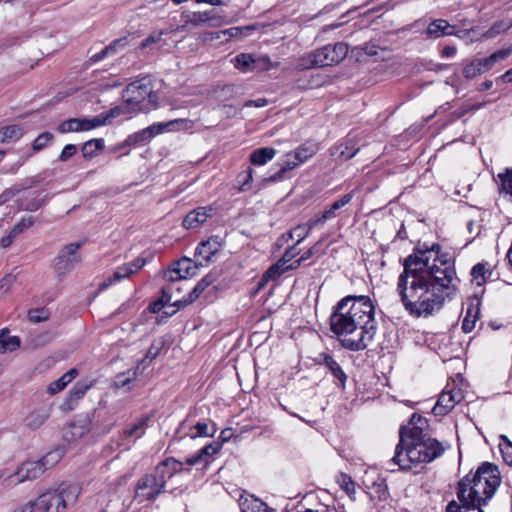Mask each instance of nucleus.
Segmentation results:
<instances>
[{
    "mask_svg": "<svg viewBox=\"0 0 512 512\" xmlns=\"http://www.w3.org/2000/svg\"><path fill=\"white\" fill-rule=\"evenodd\" d=\"M454 263L440 255V247L414 249L403 262L396 291L406 312L415 318L438 313L459 290Z\"/></svg>",
    "mask_w": 512,
    "mask_h": 512,
    "instance_id": "nucleus-1",
    "label": "nucleus"
},
{
    "mask_svg": "<svg viewBox=\"0 0 512 512\" xmlns=\"http://www.w3.org/2000/svg\"><path fill=\"white\" fill-rule=\"evenodd\" d=\"M330 329L345 349H366L377 332L375 307L371 298L347 295L339 300L330 316Z\"/></svg>",
    "mask_w": 512,
    "mask_h": 512,
    "instance_id": "nucleus-2",
    "label": "nucleus"
},
{
    "mask_svg": "<svg viewBox=\"0 0 512 512\" xmlns=\"http://www.w3.org/2000/svg\"><path fill=\"white\" fill-rule=\"evenodd\" d=\"M448 447V444L425 433L422 427H401L390 464L403 471L411 470L439 458Z\"/></svg>",
    "mask_w": 512,
    "mask_h": 512,
    "instance_id": "nucleus-3",
    "label": "nucleus"
},
{
    "mask_svg": "<svg viewBox=\"0 0 512 512\" xmlns=\"http://www.w3.org/2000/svg\"><path fill=\"white\" fill-rule=\"evenodd\" d=\"M501 483L498 467L484 462L474 474L469 473L458 482L457 498L461 510L476 512L494 496Z\"/></svg>",
    "mask_w": 512,
    "mask_h": 512,
    "instance_id": "nucleus-4",
    "label": "nucleus"
},
{
    "mask_svg": "<svg viewBox=\"0 0 512 512\" xmlns=\"http://www.w3.org/2000/svg\"><path fill=\"white\" fill-rule=\"evenodd\" d=\"M123 111L121 115L131 113H147L158 107V95L153 91L151 79L143 77L126 86L123 91Z\"/></svg>",
    "mask_w": 512,
    "mask_h": 512,
    "instance_id": "nucleus-5",
    "label": "nucleus"
},
{
    "mask_svg": "<svg viewBox=\"0 0 512 512\" xmlns=\"http://www.w3.org/2000/svg\"><path fill=\"white\" fill-rule=\"evenodd\" d=\"M81 493L78 484L61 483L55 490L47 491L38 498V510L42 512H65L74 505Z\"/></svg>",
    "mask_w": 512,
    "mask_h": 512,
    "instance_id": "nucleus-6",
    "label": "nucleus"
},
{
    "mask_svg": "<svg viewBox=\"0 0 512 512\" xmlns=\"http://www.w3.org/2000/svg\"><path fill=\"white\" fill-rule=\"evenodd\" d=\"M167 477L155 469L141 476L135 484L133 501L138 504H151L166 491Z\"/></svg>",
    "mask_w": 512,
    "mask_h": 512,
    "instance_id": "nucleus-7",
    "label": "nucleus"
},
{
    "mask_svg": "<svg viewBox=\"0 0 512 512\" xmlns=\"http://www.w3.org/2000/svg\"><path fill=\"white\" fill-rule=\"evenodd\" d=\"M318 151V145L312 142H306L296 148L293 152L287 153L281 168L273 175L267 178L269 182L282 180L286 172L291 171L302 163L306 162Z\"/></svg>",
    "mask_w": 512,
    "mask_h": 512,
    "instance_id": "nucleus-8",
    "label": "nucleus"
},
{
    "mask_svg": "<svg viewBox=\"0 0 512 512\" xmlns=\"http://www.w3.org/2000/svg\"><path fill=\"white\" fill-rule=\"evenodd\" d=\"M82 243H70L65 245L53 261L54 269L59 277L72 271L77 263L80 262L78 250Z\"/></svg>",
    "mask_w": 512,
    "mask_h": 512,
    "instance_id": "nucleus-9",
    "label": "nucleus"
},
{
    "mask_svg": "<svg viewBox=\"0 0 512 512\" xmlns=\"http://www.w3.org/2000/svg\"><path fill=\"white\" fill-rule=\"evenodd\" d=\"M318 67L334 66L342 62L348 54V45L344 42L327 44L315 50Z\"/></svg>",
    "mask_w": 512,
    "mask_h": 512,
    "instance_id": "nucleus-10",
    "label": "nucleus"
},
{
    "mask_svg": "<svg viewBox=\"0 0 512 512\" xmlns=\"http://www.w3.org/2000/svg\"><path fill=\"white\" fill-rule=\"evenodd\" d=\"M232 435V429H223L220 433L221 442L214 441L204 446L195 455L187 458L186 463L190 466H194L202 462H207L208 457L219 452L222 447V443L227 442L232 437Z\"/></svg>",
    "mask_w": 512,
    "mask_h": 512,
    "instance_id": "nucleus-11",
    "label": "nucleus"
},
{
    "mask_svg": "<svg viewBox=\"0 0 512 512\" xmlns=\"http://www.w3.org/2000/svg\"><path fill=\"white\" fill-rule=\"evenodd\" d=\"M217 428L214 423L197 422L192 424L188 419L182 421L177 429V434L181 437L190 436L191 439L198 437H213Z\"/></svg>",
    "mask_w": 512,
    "mask_h": 512,
    "instance_id": "nucleus-12",
    "label": "nucleus"
},
{
    "mask_svg": "<svg viewBox=\"0 0 512 512\" xmlns=\"http://www.w3.org/2000/svg\"><path fill=\"white\" fill-rule=\"evenodd\" d=\"M462 399L463 394L460 389L452 388L444 390L440 394L432 411L436 416H445L455 407L456 404L460 403Z\"/></svg>",
    "mask_w": 512,
    "mask_h": 512,
    "instance_id": "nucleus-13",
    "label": "nucleus"
},
{
    "mask_svg": "<svg viewBox=\"0 0 512 512\" xmlns=\"http://www.w3.org/2000/svg\"><path fill=\"white\" fill-rule=\"evenodd\" d=\"M145 265V259L136 258L130 263L119 266L111 276L99 284V290H104L116 282H119L139 271Z\"/></svg>",
    "mask_w": 512,
    "mask_h": 512,
    "instance_id": "nucleus-14",
    "label": "nucleus"
},
{
    "mask_svg": "<svg viewBox=\"0 0 512 512\" xmlns=\"http://www.w3.org/2000/svg\"><path fill=\"white\" fill-rule=\"evenodd\" d=\"M44 473V466L37 461H26L23 462L8 478L12 479V484H20L27 480H33L38 478Z\"/></svg>",
    "mask_w": 512,
    "mask_h": 512,
    "instance_id": "nucleus-15",
    "label": "nucleus"
},
{
    "mask_svg": "<svg viewBox=\"0 0 512 512\" xmlns=\"http://www.w3.org/2000/svg\"><path fill=\"white\" fill-rule=\"evenodd\" d=\"M314 362L318 365L325 366L329 370L331 375L337 381V382H335V384L342 389L345 388L346 381H347V375L343 371L340 364L333 358L332 355H330L329 353H325V352L319 353L315 357Z\"/></svg>",
    "mask_w": 512,
    "mask_h": 512,
    "instance_id": "nucleus-16",
    "label": "nucleus"
},
{
    "mask_svg": "<svg viewBox=\"0 0 512 512\" xmlns=\"http://www.w3.org/2000/svg\"><path fill=\"white\" fill-rule=\"evenodd\" d=\"M123 111L122 107H113L110 110L100 113L92 118H80L81 130L90 131L92 129L110 124L112 119L117 118Z\"/></svg>",
    "mask_w": 512,
    "mask_h": 512,
    "instance_id": "nucleus-17",
    "label": "nucleus"
},
{
    "mask_svg": "<svg viewBox=\"0 0 512 512\" xmlns=\"http://www.w3.org/2000/svg\"><path fill=\"white\" fill-rule=\"evenodd\" d=\"M222 239L219 236H211L205 241H202L195 250V256L200 257L199 265L207 264L211 258L221 249Z\"/></svg>",
    "mask_w": 512,
    "mask_h": 512,
    "instance_id": "nucleus-18",
    "label": "nucleus"
},
{
    "mask_svg": "<svg viewBox=\"0 0 512 512\" xmlns=\"http://www.w3.org/2000/svg\"><path fill=\"white\" fill-rule=\"evenodd\" d=\"M214 213L211 206H201L187 213L183 219V226L186 229H196L204 224Z\"/></svg>",
    "mask_w": 512,
    "mask_h": 512,
    "instance_id": "nucleus-19",
    "label": "nucleus"
},
{
    "mask_svg": "<svg viewBox=\"0 0 512 512\" xmlns=\"http://www.w3.org/2000/svg\"><path fill=\"white\" fill-rule=\"evenodd\" d=\"M191 127V121L187 119H174L167 122L154 123L149 127H146V131L150 139L157 135L163 134L167 130H181L189 129Z\"/></svg>",
    "mask_w": 512,
    "mask_h": 512,
    "instance_id": "nucleus-20",
    "label": "nucleus"
},
{
    "mask_svg": "<svg viewBox=\"0 0 512 512\" xmlns=\"http://www.w3.org/2000/svg\"><path fill=\"white\" fill-rule=\"evenodd\" d=\"M191 127V121L187 119H174L167 122L154 123L149 127H146V131L150 139L157 135L163 134L167 130H181L189 129Z\"/></svg>",
    "mask_w": 512,
    "mask_h": 512,
    "instance_id": "nucleus-21",
    "label": "nucleus"
},
{
    "mask_svg": "<svg viewBox=\"0 0 512 512\" xmlns=\"http://www.w3.org/2000/svg\"><path fill=\"white\" fill-rule=\"evenodd\" d=\"M215 280L216 278L213 274H207L196 284V286L189 292V294L186 297H184L183 299L175 300L172 306H175L177 309H180L188 304H191L201 295V293L207 287L214 283Z\"/></svg>",
    "mask_w": 512,
    "mask_h": 512,
    "instance_id": "nucleus-22",
    "label": "nucleus"
},
{
    "mask_svg": "<svg viewBox=\"0 0 512 512\" xmlns=\"http://www.w3.org/2000/svg\"><path fill=\"white\" fill-rule=\"evenodd\" d=\"M481 300L477 296H473L469 299L465 316L462 321V330L465 333H470L479 318L480 315Z\"/></svg>",
    "mask_w": 512,
    "mask_h": 512,
    "instance_id": "nucleus-23",
    "label": "nucleus"
},
{
    "mask_svg": "<svg viewBox=\"0 0 512 512\" xmlns=\"http://www.w3.org/2000/svg\"><path fill=\"white\" fill-rule=\"evenodd\" d=\"M354 197V193L350 192L344 194L339 199L335 200L327 209H325L319 217H316L321 225L325 224L328 220L334 219L338 215V211L348 205Z\"/></svg>",
    "mask_w": 512,
    "mask_h": 512,
    "instance_id": "nucleus-24",
    "label": "nucleus"
},
{
    "mask_svg": "<svg viewBox=\"0 0 512 512\" xmlns=\"http://www.w3.org/2000/svg\"><path fill=\"white\" fill-rule=\"evenodd\" d=\"M430 38H439L444 35H454V27L444 19H437L431 22L426 30Z\"/></svg>",
    "mask_w": 512,
    "mask_h": 512,
    "instance_id": "nucleus-25",
    "label": "nucleus"
},
{
    "mask_svg": "<svg viewBox=\"0 0 512 512\" xmlns=\"http://www.w3.org/2000/svg\"><path fill=\"white\" fill-rule=\"evenodd\" d=\"M239 506L241 512H274L266 503L254 496L241 498Z\"/></svg>",
    "mask_w": 512,
    "mask_h": 512,
    "instance_id": "nucleus-26",
    "label": "nucleus"
},
{
    "mask_svg": "<svg viewBox=\"0 0 512 512\" xmlns=\"http://www.w3.org/2000/svg\"><path fill=\"white\" fill-rule=\"evenodd\" d=\"M318 225H321L320 222H318L317 218L309 220L305 224H300L293 229H291L288 232V237L290 239L296 238V245L300 244L311 232V230Z\"/></svg>",
    "mask_w": 512,
    "mask_h": 512,
    "instance_id": "nucleus-27",
    "label": "nucleus"
},
{
    "mask_svg": "<svg viewBox=\"0 0 512 512\" xmlns=\"http://www.w3.org/2000/svg\"><path fill=\"white\" fill-rule=\"evenodd\" d=\"M183 463L181 461L176 460L175 458H167L164 461L160 462L155 469L159 474L166 475L167 481L176 473L182 471Z\"/></svg>",
    "mask_w": 512,
    "mask_h": 512,
    "instance_id": "nucleus-28",
    "label": "nucleus"
},
{
    "mask_svg": "<svg viewBox=\"0 0 512 512\" xmlns=\"http://www.w3.org/2000/svg\"><path fill=\"white\" fill-rule=\"evenodd\" d=\"M78 375V370L76 368H72L66 373H64L60 378L50 383L48 386V393L53 395L60 391H62L73 379H75Z\"/></svg>",
    "mask_w": 512,
    "mask_h": 512,
    "instance_id": "nucleus-29",
    "label": "nucleus"
},
{
    "mask_svg": "<svg viewBox=\"0 0 512 512\" xmlns=\"http://www.w3.org/2000/svg\"><path fill=\"white\" fill-rule=\"evenodd\" d=\"M23 135L20 125L12 124L0 127V143H11L19 140Z\"/></svg>",
    "mask_w": 512,
    "mask_h": 512,
    "instance_id": "nucleus-30",
    "label": "nucleus"
},
{
    "mask_svg": "<svg viewBox=\"0 0 512 512\" xmlns=\"http://www.w3.org/2000/svg\"><path fill=\"white\" fill-rule=\"evenodd\" d=\"M92 386L93 382H77L69 391L67 397L69 408L72 409L73 405L76 404L77 401L80 400Z\"/></svg>",
    "mask_w": 512,
    "mask_h": 512,
    "instance_id": "nucleus-31",
    "label": "nucleus"
},
{
    "mask_svg": "<svg viewBox=\"0 0 512 512\" xmlns=\"http://www.w3.org/2000/svg\"><path fill=\"white\" fill-rule=\"evenodd\" d=\"M276 154L274 148L263 147L254 150L250 155V162L253 165L261 166L272 160Z\"/></svg>",
    "mask_w": 512,
    "mask_h": 512,
    "instance_id": "nucleus-32",
    "label": "nucleus"
},
{
    "mask_svg": "<svg viewBox=\"0 0 512 512\" xmlns=\"http://www.w3.org/2000/svg\"><path fill=\"white\" fill-rule=\"evenodd\" d=\"M148 420H149V417H141V418L137 419L134 423L127 426L123 430V437L124 438L135 437V440L141 438L145 433V427L147 425Z\"/></svg>",
    "mask_w": 512,
    "mask_h": 512,
    "instance_id": "nucleus-33",
    "label": "nucleus"
},
{
    "mask_svg": "<svg viewBox=\"0 0 512 512\" xmlns=\"http://www.w3.org/2000/svg\"><path fill=\"white\" fill-rule=\"evenodd\" d=\"M512 53L511 48H505L492 53L487 58H480L484 72L490 70L497 62L505 60Z\"/></svg>",
    "mask_w": 512,
    "mask_h": 512,
    "instance_id": "nucleus-34",
    "label": "nucleus"
},
{
    "mask_svg": "<svg viewBox=\"0 0 512 512\" xmlns=\"http://www.w3.org/2000/svg\"><path fill=\"white\" fill-rule=\"evenodd\" d=\"M512 53L511 48H505L492 53L487 58H480L484 72L490 70L497 62L505 60Z\"/></svg>",
    "mask_w": 512,
    "mask_h": 512,
    "instance_id": "nucleus-35",
    "label": "nucleus"
},
{
    "mask_svg": "<svg viewBox=\"0 0 512 512\" xmlns=\"http://www.w3.org/2000/svg\"><path fill=\"white\" fill-rule=\"evenodd\" d=\"M512 53L511 48H505L492 53L487 58H480L484 72L490 70L497 62L505 60Z\"/></svg>",
    "mask_w": 512,
    "mask_h": 512,
    "instance_id": "nucleus-36",
    "label": "nucleus"
},
{
    "mask_svg": "<svg viewBox=\"0 0 512 512\" xmlns=\"http://www.w3.org/2000/svg\"><path fill=\"white\" fill-rule=\"evenodd\" d=\"M500 181V192L512 203V168H507L503 173L498 174Z\"/></svg>",
    "mask_w": 512,
    "mask_h": 512,
    "instance_id": "nucleus-37",
    "label": "nucleus"
},
{
    "mask_svg": "<svg viewBox=\"0 0 512 512\" xmlns=\"http://www.w3.org/2000/svg\"><path fill=\"white\" fill-rule=\"evenodd\" d=\"M20 347V340L17 336H10L3 330L0 331V352H12Z\"/></svg>",
    "mask_w": 512,
    "mask_h": 512,
    "instance_id": "nucleus-38",
    "label": "nucleus"
},
{
    "mask_svg": "<svg viewBox=\"0 0 512 512\" xmlns=\"http://www.w3.org/2000/svg\"><path fill=\"white\" fill-rule=\"evenodd\" d=\"M173 289V285H166L162 288L161 298L150 304V310L153 313H158L165 305H167L172 300Z\"/></svg>",
    "mask_w": 512,
    "mask_h": 512,
    "instance_id": "nucleus-39",
    "label": "nucleus"
},
{
    "mask_svg": "<svg viewBox=\"0 0 512 512\" xmlns=\"http://www.w3.org/2000/svg\"><path fill=\"white\" fill-rule=\"evenodd\" d=\"M49 417L46 409H39L31 412L25 419L26 425L30 428H39Z\"/></svg>",
    "mask_w": 512,
    "mask_h": 512,
    "instance_id": "nucleus-40",
    "label": "nucleus"
},
{
    "mask_svg": "<svg viewBox=\"0 0 512 512\" xmlns=\"http://www.w3.org/2000/svg\"><path fill=\"white\" fill-rule=\"evenodd\" d=\"M103 148V139H91L83 144L81 148L82 156L84 158H92L96 156L97 152L102 150Z\"/></svg>",
    "mask_w": 512,
    "mask_h": 512,
    "instance_id": "nucleus-41",
    "label": "nucleus"
},
{
    "mask_svg": "<svg viewBox=\"0 0 512 512\" xmlns=\"http://www.w3.org/2000/svg\"><path fill=\"white\" fill-rule=\"evenodd\" d=\"M253 181V170L248 167L244 171L238 174L236 178V184L235 187L241 191L245 192L250 190L251 184Z\"/></svg>",
    "mask_w": 512,
    "mask_h": 512,
    "instance_id": "nucleus-42",
    "label": "nucleus"
},
{
    "mask_svg": "<svg viewBox=\"0 0 512 512\" xmlns=\"http://www.w3.org/2000/svg\"><path fill=\"white\" fill-rule=\"evenodd\" d=\"M336 482L346 492L351 500H355V483L349 475L345 473L338 474L336 477Z\"/></svg>",
    "mask_w": 512,
    "mask_h": 512,
    "instance_id": "nucleus-43",
    "label": "nucleus"
},
{
    "mask_svg": "<svg viewBox=\"0 0 512 512\" xmlns=\"http://www.w3.org/2000/svg\"><path fill=\"white\" fill-rule=\"evenodd\" d=\"M295 268H292V263L289 265L282 264L279 260L272 264L264 273L263 275L270 281V280H276L279 278L282 274H284L288 270H294Z\"/></svg>",
    "mask_w": 512,
    "mask_h": 512,
    "instance_id": "nucleus-44",
    "label": "nucleus"
},
{
    "mask_svg": "<svg viewBox=\"0 0 512 512\" xmlns=\"http://www.w3.org/2000/svg\"><path fill=\"white\" fill-rule=\"evenodd\" d=\"M174 264L178 268L180 274H182L184 280L194 276L196 273V269L198 267L196 264L192 262V260L188 258L180 259Z\"/></svg>",
    "mask_w": 512,
    "mask_h": 512,
    "instance_id": "nucleus-45",
    "label": "nucleus"
},
{
    "mask_svg": "<svg viewBox=\"0 0 512 512\" xmlns=\"http://www.w3.org/2000/svg\"><path fill=\"white\" fill-rule=\"evenodd\" d=\"M508 19H503L496 21L492 24V26L484 33V37L487 39L495 38L496 36L508 31Z\"/></svg>",
    "mask_w": 512,
    "mask_h": 512,
    "instance_id": "nucleus-46",
    "label": "nucleus"
},
{
    "mask_svg": "<svg viewBox=\"0 0 512 512\" xmlns=\"http://www.w3.org/2000/svg\"><path fill=\"white\" fill-rule=\"evenodd\" d=\"M487 275H491V272L487 268V265L484 263H477L472 267L471 270V276L474 281H476L477 285L483 284L486 279Z\"/></svg>",
    "mask_w": 512,
    "mask_h": 512,
    "instance_id": "nucleus-47",
    "label": "nucleus"
},
{
    "mask_svg": "<svg viewBox=\"0 0 512 512\" xmlns=\"http://www.w3.org/2000/svg\"><path fill=\"white\" fill-rule=\"evenodd\" d=\"M63 452L61 449H55L53 451L48 452L39 462L44 466V471L46 469L52 468L55 466L62 458Z\"/></svg>",
    "mask_w": 512,
    "mask_h": 512,
    "instance_id": "nucleus-48",
    "label": "nucleus"
},
{
    "mask_svg": "<svg viewBox=\"0 0 512 512\" xmlns=\"http://www.w3.org/2000/svg\"><path fill=\"white\" fill-rule=\"evenodd\" d=\"M315 56H316L315 50L301 56L297 60V64H296L297 69L308 70V69L318 67V64L316 62L317 58Z\"/></svg>",
    "mask_w": 512,
    "mask_h": 512,
    "instance_id": "nucleus-49",
    "label": "nucleus"
},
{
    "mask_svg": "<svg viewBox=\"0 0 512 512\" xmlns=\"http://www.w3.org/2000/svg\"><path fill=\"white\" fill-rule=\"evenodd\" d=\"M80 118H70L58 125L57 131L61 134L69 132H81Z\"/></svg>",
    "mask_w": 512,
    "mask_h": 512,
    "instance_id": "nucleus-50",
    "label": "nucleus"
},
{
    "mask_svg": "<svg viewBox=\"0 0 512 512\" xmlns=\"http://www.w3.org/2000/svg\"><path fill=\"white\" fill-rule=\"evenodd\" d=\"M151 141L146 128L135 132L127 137L126 145H145Z\"/></svg>",
    "mask_w": 512,
    "mask_h": 512,
    "instance_id": "nucleus-51",
    "label": "nucleus"
},
{
    "mask_svg": "<svg viewBox=\"0 0 512 512\" xmlns=\"http://www.w3.org/2000/svg\"><path fill=\"white\" fill-rule=\"evenodd\" d=\"M483 72L484 70L479 59L473 60L463 68V75L467 79H473Z\"/></svg>",
    "mask_w": 512,
    "mask_h": 512,
    "instance_id": "nucleus-52",
    "label": "nucleus"
},
{
    "mask_svg": "<svg viewBox=\"0 0 512 512\" xmlns=\"http://www.w3.org/2000/svg\"><path fill=\"white\" fill-rule=\"evenodd\" d=\"M208 14L204 12H192L187 16L186 24L194 27L207 26Z\"/></svg>",
    "mask_w": 512,
    "mask_h": 512,
    "instance_id": "nucleus-53",
    "label": "nucleus"
},
{
    "mask_svg": "<svg viewBox=\"0 0 512 512\" xmlns=\"http://www.w3.org/2000/svg\"><path fill=\"white\" fill-rule=\"evenodd\" d=\"M255 62L253 55L247 53H241L234 59V65L237 69L247 71L248 68Z\"/></svg>",
    "mask_w": 512,
    "mask_h": 512,
    "instance_id": "nucleus-54",
    "label": "nucleus"
},
{
    "mask_svg": "<svg viewBox=\"0 0 512 512\" xmlns=\"http://www.w3.org/2000/svg\"><path fill=\"white\" fill-rule=\"evenodd\" d=\"M49 318V311L45 308H35L28 311V320L31 323L44 322Z\"/></svg>",
    "mask_w": 512,
    "mask_h": 512,
    "instance_id": "nucleus-55",
    "label": "nucleus"
},
{
    "mask_svg": "<svg viewBox=\"0 0 512 512\" xmlns=\"http://www.w3.org/2000/svg\"><path fill=\"white\" fill-rule=\"evenodd\" d=\"M501 443L499 445L504 461L512 465V443L505 435H501Z\"/></svg>",
    "mask_w": 512,
    "mask_h": 512,
    "instance_id": "nucleus-56",
    "label": "nucleus"
},
{
    "mask_svg": "<svg viewBox=\"0 0 512 512\" xmlns=\"http://www.w3.org/2000/svg\"><path fill=\"white\" fill-rule=\"evenodd\" d=\"M53 139V135L50 132H43L34 140L33 142V150L39 151L46 147L50 141Z\"/></svg>",
    "mask_w": 512,
    "mask_h": 512,
    "instance_id": "nucleus-57",
    "label": "nucleus"
},
{
    "mask_svg": "<svg viewBox=\"0 0 512 512\" xmlns=\"http://www.w3.org/2000/svg\"><path fill=\"white\" fill-rule=\"evenodd\" d=\"M163 278L170 283H176L180 280H184L182 274H180L174 263L164 272Z\"/></svg>",
    "mask_w": 512,
    "mask_h": 512,
    "instance_id": "nucleus-58",
    "label": "nucleus"
},
{
    "mask_svg": "<svg viewBox=\"0 0 512 512\" xmlns=\"http://www.w3.org/2000/svg\"><path fill=\"white\" fill-rule=\"evenodd\" d=\"M296 243L293 246L288 247L279 261L284 265H289V263L300 253V249L297 247Z\"/></svg>",
    "mask_w": 512,
    "mask_h": 512,
    "instance_id": "nucleus-59",
    "label": "nucleus"
},
{
    "mask_svg": "<svg viewBox=\"0 0 512 512\" xmlns=\"http://www.w3.org/2000/svg\"><path fill=\"white\" fill-rule=\"evenodd\" d=\"M15 280L16 276L13 274H7L0 280V298L8 293Z\"/></svg>",
    "mask_w": 512,
    "mask_h": 512,
    "instance_id": "nucleus-60",
    "label": "nucleus"
},
{
    "mask_svg": "<svg viewBox=\"0 0 512 512\" xmlns=\"http://www.w3.org/2000/svg\"><path fill=\"white\" fill-rule=\"evenodd\" d=\"M33 223H34V220L31 216L23 217L19 222H17L12 227L11 230L13 231V234L18 235V234L22 233L25 229L32 226Z\"/></svg>",
    "mask_w": 512,
    "mask_h": 512,
    "instance_id": "nucleus-61",
    "label": "nucleus"
},
{
    "mask_svg": "<svg viewBox=\"0 0 512 512\" xmlns=\"http://www.w3.org/2000/svg\"><path fill=\"white\" fill-rule=\"evenodd\" d=\"M319 243H316L315 245H313L312 247H310L305 253H303L299 259L295 260L294 262H292V268H298L302 262L308 260L309 258H311L313 255H315L317 253V246H318Z\"/></svg>",
    "mask_w": 512,
    "mask_h": 512,
    "instance_id": "nucleus-62",
    "label": "nucleus"
},
{
    "mask_svg": "<svg viewBox=\"0 0 512 512\" xmlns=\"http://www.w3.org/2000/svg\"><path fill=\"white\" fill-rule=\"evenodd\" d=\"M208 14L207 26L216 27L224 23V17L214 11H206Z\"/></svg>",
    "mask_w": 512,
    "mask_h": 512,
    "instance_id": "nucleus-63",
    "label": "nucleus"
},
{
    "mask_svg": "<svg viewBox=\"0 0 512 512\" xmlns=\"http://www.w3.org/2000/svg\"><path fill=\"white\" fill-rule=\"evenodd\" d=\"M35 509H38V501L29 500L26 503L20 504L15 507L11 512H33Z\"/></svg>",
    "mask_w": 512,
    "mask_h": 512,
    "instance_id": "nucleus-64",
    "label": "nucleus"
}]
</instances>
